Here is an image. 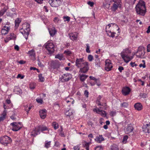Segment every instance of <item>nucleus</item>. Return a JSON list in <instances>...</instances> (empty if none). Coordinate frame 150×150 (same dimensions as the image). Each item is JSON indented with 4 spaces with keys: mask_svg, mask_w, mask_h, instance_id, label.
<instances>
[{
    "mask_svg": "<svg viewBox=\"0 0 150 150\" xmlns=\"http://www.w3.org/2000/svg\"><path fill=\"white\" fill-rule=\"evenodd\" d=\"M36 100L38 103L41 104L43 102L42 99H37Z\"/></svg>",
    "mask_w": 150,
    "mask_h": 150,
    "instance_id": "680f3d73",
    "label": "nucleus"
},
{
    "mask_svg": "<svg viewBox=\"0 0 150 150\" xmlns=\"http://www.w3.org/2000/svg\"><path fill=\"white\" fill-rule=\"evenodd\" d=\"M38 132L39 134H40V131L43 132L44 131H49V128L45 126L42 125L39 126L38 127Z\"/></svg>",
    "mask_w": 150,
    "mask_h": 150,
    "instance_id": "f3484780",
    "label": "nucleus"
},
{
    "mask_svg": "<svg viewBox=\"0 0 150 150\" xmlns=\"http://www.w3.org/2000/svg\"><path fill=\"white\" fill-rule=\"evenodd\" d=\"M21 90L19 88H18L17 87H15L13 91L16 94H18L21 91Z\"/></svg>",
    "mask_w": 150,
    "mask_h": 150,
    "instance_id": "79ce46f5",
    "label": "nucleus"
},
{
    "mask_svg": "<svg viewBox=\"0 0 150 150\" xmlns=\"http://www.w3.org/2000/svg\"><path fill=\"white\" fill-rule=\"evenodd\" d=\"M139 96L141 98H145L148 97L147 94L145 93H140Z\"/></svg>",
    "mask_w": 150,
    "mask_h": 150,
    "instance_id": "a19ab883",
    "label": "nucleus"
},
{
    "mask_svg": "<svg viewBox=\"0 0 150 150\" xmlns=\"http://www.w3.org/2000/svg\"><path fill=\"white\" fill-rule=\"evenodd\" d=\"M112 67V66L110 60L106 59L105 61V70L107 71H109L111 70Z\"/></svg>",
    "mask_w": 150,
    "mask_h": 150,
    "instance_id": "2eb2a0df",
    "label": "nucleus"
},
{
    "mask_svg": "<svg viewBox=\"0 0 150 150\" xmlns=\"http://www.w3.org/2000/svg\"><path fill=\"white\" fill-rule=\"evenodd\" d=\"M40 115L41 118L42 119H45L46 117L47 110L44 109L40 110L39 111Z\"/></svg>",
    "mask_w": 150,
    "mask_h": 150,
    "instance_id": "412c9836",
    "label": "nucleus"
},
{
    "mask_svg": "<svg viewBox=\"0 0 150 150\" xmlns=\"http://www.w3.org/2000/svg\"><path fill=\"white\" fill-rule=\"evenodd\" d=\"M89 78L91 79L94 80L95 82L96 83L97 82L98 79H96L95 77L91 76H89Z\"/></svg>",
    "mask_w": 150,
    "mask_h": 150,
    "instance_id": "864d4df0",
    "label": "nucleus"
},
{
    "mask_svg": "<svg viewBox=\"0 0 150 150\" xmlns=\"http://www.w3.org/2000/svg\"><path fill=\"white\" fill-rule=\"evenodd\" d=\"M50 65L52 69H58L59 68L60 63L57 60L52 61L50 62Z\"/></svg>",
    "mask_w": 150,
    "mask_h": 150,
    "instance_id": "ddd939ff",
    "label": "nucleus"
},
{
    "mask_svg": "<svg viewBox=\"0 0 150 150\" xmlns=\"http://www.w3.org/2000/svg\"><path fill=\"white\" fill-rule=\"evenodd\" d=\"M113 1L115 3L113 4V6L111 8L112 11H115L118 7L120 8L121 7V2L120 0H113Z\"/></svg>",
    "mask_w": 150,
    "mask_h": 150,
    "instance_id": "9d476101",
    "label": "nucleus"
},
{
    "mask_svg": "<svg viewBox=\"0 0 150 150\" xmlns=\"http://www.w3.org/2000/svg\"><path fill=\"white\" fill-rule=\"evenodd\" d=\"M130 64L132 67H133L134 66L136 67L137 65V64H136L135 62H130Z\"/></svg>",
    "mask_w": 150,
    "mask_h": 150,
    "instance_id": "0e129e2a",
    "label": "nucleus"
},
{
    "mask_svg": "<svg viewBox=\"0 0 150 150\" xmlns=\"http://www.w3.org/2000/svg\"><path fill=\"white\" fill-rule=\"evenodd\" d=\"M99 98V99H100L101 97L100 96H99L98 97V98ZM100 100L98 99L96 100V103L98 106H101L99 108H94L93 109V111L94 112H96L97 113L100 115L101 116L104 117H105L106 116V112L104 110H102L101 109H104L105 108V107L106 106V103H101L100 101L99 100Z\"/></svg>",
    "mask_w": 150,
    "mask_h": 150,
    "instance_id": "f257e3e1",
    "label": "nucleus"
},
{
    "mask_svg": "<svg viewBox=\"0 0 150 150\" xmlns=\"http://www.w3.org/2000/svg\"><path fill=\"white\" fill-rule=\"evenodd\" d=\"M147 50L148 52H150V44H149L147 45Z\"/></svg>",
    "mask_w": 150,
    "mask_h": 150,
    "instance_id": "774afa93",
    "label": "nucleus"
},
{
    "mask_svg": "<svg viewBox=\"0 0 150 150\" xmlns=\"http://www.w3.org/2000/svg\"><path fill=\"white\" fill-rule=\"evenodd\" d=\"M86 52H87V53H89L91 51L89 50L90 47L89 46V45L88 44H86Z\"/></svg>",
    "mask_w": 150,
    "mask_h": 150,
    "instance_id": "8fccbe9b",
    "label": "nucleus"
},
{
    "mask_svg": "<svg viewBox=\"0 0 150 150\" xmlns=\"http://www.w3.org/2000/svg\"><path fill=\"white\" fill-rule=\"evenodd\" d=\"M38 64L39 65V66L41 67H43V65L41 63V62L40 61L39 59H38Z\"/></svg>",
    "mask_w": 150,
    "mask_h": 150,
    "instance_id": "e2e57ef3",
    "label": "nucleus"
},
{
    "mask_svg": "<svg viewBox=\"0 0 150 150\" xmlns=\"http://www.w3.org/2000/svg\"><path fill=\"white\" fill-rule=\"evenodd\" d=\"M88 62L84 61L83 58L76 59V66L78 68H81Z\"/></svg>",
    "mask_w": 150,
    "mask_h": 150,
    "instance_id": "1a4fd4ad",
    "label": "nucleus"
},
{
    "mask_svg": "<svg viewBox=\"0 0 150 150\" xmlns=\"http://www.w3.org/2000/svg\"><path fill=\"white\" fill-rule=\"evenodd\" d=\"M62 0H49V2L51 6L56 7L62 4Z\"/></svg>",
    "mask_w": 150,
    "mask_h": 150,
    "instance_id": "9b49d317",
    "label": "nucleus"
},
{
    "mask_svg": "<svg viewBox=\"0 0 150 150\" xmlns=\"http://www.w3.org/2000/svg\"><path fill=\"white\" fill-rule=\"evenodd\" d=\"M51 141H46L45 144V147L46 148H48L50 146Z\"/></svg>",
    "mask_w": 150,
    "mask_h": 150,
    "instance_id": "58836bf2",
    "label": "nucleus"
},
{
    "mask_svg": "<svg viewBox=\"0 0 150 150\" xmlns=\"http://www.w3.org/2000/svg\"><path fill=\"white\" fill-rule=\"evenodd\" d=\"M38 77L40 81L42 82L44 81L45 79L44 77L42 76V74H39Z\"/></svg>",
    "mask_w": 150,
    "mask_h": 150,
    "instance_id": "c03bdc74",
    "label": "nucleus"
},
{
    "mask_svg": "<svg viewBox=\"0 0 150 150\" xmlns=\"http://www.w3.org/2000/svg\"><path fill=\"white\" fill-rule=\"evenodd\" d=\"M80 80L82 81H84L85 79L88 77V76L84 74H79Z\"/></svg>",
    "mask_w": 150,
    "mask_h": 150,
    "instance_id": "473e14b6",
    "label": "nucleus"
},
{
    "mask_svg": "<svg viewBox=\"0 0 150 150\" xmlns=\"http://www.w3.org/2000/svg\"><path fill=\"white\" fill-rule=\"evenodd\" d=\"M11 125L12 126V130L14 131H17L21 128L20 123H17L14 122L11 124Z\"/></svg>",
    "mask_w": 150,
    "mask_h": 150,
    "instance_id": "4468645a",
    "label": "nucleus"
},
{
    "mask_svg": "<svg viewBox=\"0 0 150 150\" xmlns=\"http://www.w3.org/2000/svg\"><path fill=\"white\" fill-rule=\"evenodd\" d=\"M6 110H4L2 115L0 117V122L3 121L6 115Z\"/></svg>",
    "mask_w": 150,
    "mask_h": 150,
    "instance_id": "c85d7f7f",
    "label": "nucleus"
},
{
    "mask_svg": "<svg viewBox=\"0 0 150 150\" xmlns=\"http://www.w3.org/2000/svg\"><path fill=\"white\" fill-rule=\"evenodd\" d=\"M74 113V111L72 110L69 109L67 111L65 112V115L67 116H69L72 115Z\"/></svg>",
    "mask_w": 150,
    "mask_h": 150,
    "instance_id": "2f4dec72",
    "label": "nucleus"
},
{
    "mask_svg": "<svg viewBox=\"0 0 150 150\" xmlns=\"http://www.w3.org/2000/svg\"><path fill=\"white\" fill-rule=\"evenodd\" d=\"M145 48L143 46L139 47L136 52V56L139 58H144L145 54Z\"/></svg>",
    "mask_w": 150,
    "mask_h": 150,
    "instance_id": "39448f33",
    "label": "nucleus"
},
{
    "mask_svg": "<svg viewBox=\"0 0 150 150\" xmlns=\"http://www.w3.org/2000/svg\"><path fill=\"white\" fill-rule=\"evenodd\" d=\"M143 131L145 133H149L150 132V124L144 125L143 127Z\"/></svg>",
    "mask_w": 150,
    "mask_h": 150,
    "instance_id": "4be33fe9",
    "label": "nucleus"
},
{
    "mask_svg": "<svg viewBox=\"0 0 150 150\" xmlns=\"http://www.w3.org/2000/svg\"><path fill=\"white\" fill-rule=\"evenodd\" d=\"M88 63L86 64L83 66L82 67L80 68L79 72L82 73H86L89 70V67H88Z\"/></svg>",
    "mask_w": 150,
    "mask_h": 150,
    "instance_id": "6ab92c4d",
    "label": "nucleus"
},
{
    "mask_svg": "<svg viewBox=\"0 0 150 150\" xmlns=\"http://www.w3.org/2000/svg\"><path fill=\"white\" fill-rule=\"evenodd\" d=\"M111 150H119L118 146L115 144H113L111 146Z\"/></svg>",
    "mask_w": 150,
    "mask_h": 150,
    "instance_id": "4c0bfd02",
    "label": "nucleus"
},
{
    "mask_svg": "<svg viewBox=\"0 0 150 150\" xmlns=\"http://www.w3.org/2000/svg\"><path fill=\"white\" fill-rule=\"evenodd\" d=\"M134 107L135 109L139 111L142 109L143 106L141 103H137L134 104Z\"/></svg>",
    "mask_w": 150,
    "mask_h": 150,
    "instance_id": "b1692460",
    "label": "nucleus"
},
{
    "mask_svg": "<svg viewBox=\"0 0 150 150\" xmlns=\"http://www.w3.org/2000/svg\"><path fill=\"white\" fill-rule=\"evenodd\" d=\"M10 28L6 26H4L1 30V33L3 35L7 34Z\"/></svg>",
    "mask_w": 150,
    "mask_h": 150,
    "instance_id": "aec40b11",
    "label": "nucleus"
},
{
    "mask_svg": "<svg viewBox=\"0 0 150 150\" xmlns=\"http://www.w3.org/2000/svg\"><path fill=\"white\" fill-rule=\"evenodd\" d=\"M11 141L12 140L10 137L7 136H2L0 138V143L5 146H6L8 144L10 143Z\"/></svg>",
    "mask_w": 150,
    "mask_h": 150,
    "instance_id": "423d86ee",
    "label": "nucleus"
},
{
    "mask_svg": "<svg viewBox=\"0 0 150 150\" xmlns=\"http://www.w3.org/2000/svg\"><path fill=\"white\" fill-rule=\"evenodd\" d=\"M87 4L91 7H93L94 4L93 2L89 1L87 2Z\"/></svg>",
    "mask_w": 150,
    "mask_h": 150,
    "instance_id": "4d7b16f0",
    "label": "nucleus"
},
{
    "mask_svg": "<svg viewBox=\"0 0 150 150\" xmlns=\"http://www.w3.org/2000/svg\"><path fill=\"white\" fill-rule=\"evenodd\" d=\"M128 138V136L127 135L125 136L122 139V142L123 143L125 144L126 143L127 140Z\"/></svg>",
    "mask_w": 150,
    "mask_h": 150,
    "instance_id": "49530a36",
    "label": "nucleus"
},
{
    "mask_svg": "<svg viewBox=\"0 0 150 150\" xmlns=\"http://www.w3.org/2000/svg\"><path fill=\"white\" fill-rule=\"evenodd\" d=\"M131 52L130 50L126 49H124L120 54L122 58L123 59L125 62L127 63L131 60L133 58V56H130L129 55Z\"/></svg>",
    "mask_w": 150,
    "mask_h": 150,
    "instance_id": "7ed1b4c3",
    "label": "nucleus"
},
{
    "mask_svg": "<svg viewBox=\"0 0 150 150\" xmlns=\"http://www.w3.org/2000/svg\"><path fill=\"white\" fill-rule=\"evenodd\" d=\"M28 54L30 56L33 58H34V59H35V52L34 50L33 49L28 51Z\"/></svg>",
    "mask_w": 150,
    "mask_h": 150,
    "instance_id": "cd10ccee",
    "label": "nucleus"
},
{
    "mask_svg": "<svg viewBox=\"0 0 150 150\" xmlns=\"http://www.w3.org/2000/svg\"><path fill=\"white\" fill-rule=\"evenodd\" d=\"M35 84L34 83H32L30 84L29 87L31 89H33L35 88Z\"/></svg>",
    "mask_w": 150,
    "mask_h": 150,
    "instance_id": "a18cd8bd",
    "label": "nucleus"
},
{
    "mask_svg": "<svg viewBox=\"0 0 150 150\" xmlns=\"http://www.w3.org/2000/svg\"><path fill=\"white\" fill-rule=\"evenodd\" d=\"M63 19L65 22L67 21L69 22L70 20V17L67 16H63Z\"/></svg>",
    "mask_w": 150,
    "mask_h": 150,
    "instance_id": "de8ad7c7",
    "label": "nucleus"
},
{
    "mask_svg": "<svg viewBox=\"0 0 150 150\" xmlns=\"http://www.w3.org/2000/svg\"><path fill=\"white\" fill-rule=\"evenodd\" d=\"M38 133V129L35 128L31 133V135L33 137H35L37 135Z\"/></svg>",
    "mask_w": 150,
    "mask_h": 150,
    "instance_id": "c756f323",
    "label": "nucleus"
},
{
    "mask_svg": "<svg viewBox=\"0 0 150 150\" xmlns=\"http://www.w3.org/2000/svg\"><path fill=\"white\" fill-rule=\"evenodd\" d=\"M103 149L101 146H98L96 147L95 150H102Z\"/></svg>",
    "mask_w": 150,
    "mask_h": 150,
    "instance_id": "6e6d98bb",
    "label": "nucleus"
},
{
    "mask_svg": "<svg viewBox=\"0 0 150 150\" xmlns=\"http://www.w3.org/2000/svg\"><path fill=\"white\" fill-rule=\"evenodd\" d=\"M89 93L87 90H85L84 92V95L86 97L88 98V97Z\"/></svg>",
    "mask_w": 150,
    "mask_h": 150,
    "instance_id": "bf43d9fd",
    "label": "nucleus"
},
{
    "mask_svg": "<svg viewBox=\"0 0 150 150\" xmlns=\"http://www.w3.org/2000/svg\"><path fill=\"white\" fill-rule=\"evenodd\" d=\"M24 77V76H22L21 74H19L17 76V78H21V79H23Z\"/></svg>",
    "mask_w": 150,
    "mask_h": 150,
    "instance_id": "052dcab7",
    "label": "nucleus"
},
{
    "mask_svg": "<svg viewBox=\"0 0 150 150\" xmlns=\"http://www.w3.org/2000/svg\"><path fill=\"white\" fill-rule=\"evenodd\" d=\"M4 64L3 62H0V69H3L4 67Z\"/></svg>",
    "mask_w": 150,
    "mask_h": 150,
    "instance_id": "603ef678",
    "label": "nucleus"
},
{
    "mask_svg": "<svg viewBox=\"0 0 150 150\" xmlns=\"http://www.w3.org/2000/svg\"><path fill=\"white\" fill-rule=\"evenodd\" d=\"M121 106L124 108H127L128 106V104L126 102H124L121 104Z\"/></svg>",
    "mask_w": 150,
    "mask_h": 150,
    "instance_id": "09e8293b",
    "label": "nucleus"
},
{
    "mask_svg": "<svg viewBox=\"0 0 150 150\" xmlns=\"http://www.w3.org/2000/svg\"><path fill=\"white\" fill-rule=\"evenodd\" d=\"M90 141L91 142L92 139H90ZM91 143V142H87L86 141H83L82 142V144L83 146L84 147L86 150H89V145Z\"/></svg>",
    "mask_w": 150,
    "mask_h": 150,
    "instance_id": "5701e85b",
    "label": "nucleus"
},
{
    "mask_svg": "<svg viewBox=\"0 0 150 150\" xmlns=\"http://www.w3.org/2000/svg\"><path fill=\"white\" fill-rule=\"evenodd\" d=\"M95 65L96 67H100V62L99 59H95Z\"/></svg>",
    "mask_w": 150,
    "mask_h": 150,
    "instance_id": "37998d69",
    "label": "nucleus"
},
{
    "mask_svg": "<svg viewBox=\"0 0 150 150\" xmlns=\"http://www.w3.org/2000/svg\"><path fill=\"white\" fill-rule=\"evenodd\" d=\"M52 126L55 129H57L59 128V125L58 123L56 122H54L52 123Z\"/></svg>",
    "mask_w": 150,
    "mask_h": 150,
    "instance_id": "ea45409f",
    "label": "nucleus"
},
{
    "mask_svg": "<svg viewBox=\"0 0 150 150\" xmlns=\"http://www.w3.org/2000/svg\"><path fill=\"white\" fill-rule=\"evenodd\" d=\"M59 21V19L57 17H55L54 18V21L55 23H58Z\"/></svg>",
    "mask_w": 150,
    "mask_h": 150,
    "instance_id": "69168bd1",
    "label": "nucleus"
},
{
    "mask_svg": "<svg viewBox=\"0 0 150 150\" xmlns=\"http://www.w3.org/2000/svg\"><path fill=\"white\" fill-rule=\"evenodd\" d=\"M16 38V35L13 33H11L9 36H8L7 39L8 40H11L14 39Z\"/></svg>",
    "mask_w": 150,
    "mask_h": 150,
    "instance_id": "f704fd0d",
    "label": "nucleus"
},
{
    "mask_svg": "<svg viewBox=\"0 0 150 150\" xmlns=\"http://www.w3.org/2000/svg\"><path fill=\"white\" fill-rule=\"evenodd\" d=\"M93 56L92 55H89L88 56V59L89 61H91L93 59Z\"/></svg>",
    "mask_w": 150,
    "mask_h": 150,
    "instance_id": "13d9d810",
    "label": "nucleus"
},
{
    "mask_svg": "<svg viewBox=\"0 0 150 150\" xmlns=\"http://www.w3.org/2000/svg\"><path fill=\"white\" fill-rule=\"evenodd\" d=\"M135 9L137 13L142 16H144L146 12L145 2L142 0L139 1L136 5Z\"/></svg>",
    "mask_w": 150,
    "mask_h": 150,
    "instance_id": "f03ea898",
    "label": "nucleus"
},
{
    "mask_svg": "<svg viewBox=\"0 0 150 150\" xmlns=\"http://www.w3.org/2000/svg\"><path fill=\"white\" fill-rule=\"evenodd\" d=\"M25 25H26V28L23 30L22 28L21 29V30H23V31H21L20 32L24 35L25 38L27 40L28 38V37L29 34L30 30V25L28 23L25 24Z\"/></svg>",
    "mask_w": 150,
    "mask_h": 150,
    "instance_id": "0eeeda50",
    "label": "nucleus"
},
{
    "mask_svg": "<svg viewBox=\"0 0 150 150\" xmlns=\"http://www.w3.org/2000/svg\"><path fill=\"white\" fill-rule=\"evenodd\" d=\"M72 78V75L70 74H64L60 78V81L62 82H65L68 81Z\"/></svg>",
    "mask_w": 150,
    "mask_h": 150,
    "instance_id": "f8f14e48",
    "label": "nucleus"
},
{
    "mask_svg": "<svg viewBox=\"0 0 150 150\" xmlns=\"http://www.w3.org/2000/svg\"><path fill=\"white\" fill-rule=\"evenodd\" d=\"M45 48L50 53H53L54 51V46L53 44L50 41H48L44 45Z\"/></svg>",
    "mask_w": 150,
    "mask_h": 150,
    "instance_id": "6e6552de",
    "label": "nucleus"
},
{
    "mask_svg": "<svg viewBox=\"0 0 150 150\" xmlns=\"http://www.w3.org/2000/svg\"><path fill=\"white\" fill-rule=\"evenodd\" d=\"M65 101L68 106H70L71 104H73L74 102V100L69 97H67L65 100Z\"/></svg>",
    "mask_w": 150,
    "mask_h": 150,
    "instance_id": "a211bd4d",
    "label": "nucleus"
},
{
    "mask_svg": "<svg viewBox=\"0 0 150 150\" xmlns=\"http://www.w3.org/2000/svg\"><path fill=\"white\" fill-rule=\"evenodd\" d=\"M111 25H112V26H113V28H117V30H119V28H118L117 25L115 24H109L106 26V31L108 35L109 36L113 38L115 37V33L114 32H112L111 31L109 30L110 27H111L112 28V27H111Z\"/></svg>",
    "mask_w": 150,
    "mask_h": 150,
    "instance_id": "20e7f679",
    "label": "nucleus"
},
{
    "mask_svg": "<svg viewBox=\"0 0 150 150\" xmlns=\"http://www.w3.org/2000/svg\"><path fill=\"white\" fill-rule=\"evenodd\" d=\"M133 128L132 126L129 125H128L126 129V132L127 133H129L131 132L133 130Z\"/></svg>",
    "mask_w": 150,
    "mask_h": 150,
    "instance_id": "7c9ffc66",
    "label": "nucleus"
},
{
    "mask_svg": "<svg viewBox=\"0 0 150 150\" xmlns=\"http://www.w3.org/2000/svg\"><path fill=\"white\" fill-rule=\"evenodd\" d=\"M70 39L72 40H76L77 38L78 34L76 33H71L69 35Z\"/></svg>",
    "mask_w": 150,
    "mask_h": 150,
    "instance_id": "bb28decb",
    "label": "nucleus"
},
{
    "mask_svg": "<svg viewBox=\"0 0 150 150\" xmlns=\"http://www.w3.org/2000/svg\"><path fill=\"white\" fill-rule=\"evenodd\" d=\"M142 62L144 63V64H140L139 65V67H142L143 68H144L146 67L145 64V62L144 60H142Z\"/></svg>",
    "mask_w": 150,
    "mask_h": 150,
    "instance_id": "3c124183",
    "label": "nucleus"
},
{
    "mask_svg": "<svg viewBox=\"0 0 150 150\" xmlns=\"http://www.w3.org/2000/svg\"><path fill=\"white\" fill-rule=\"evenodd\" d=\"M131 90L128 87H125L123 88L122 92L123 95L126 96L128 95Z\"/></svg>",
    "mask_w": 150,
    "mask_h": 150,
    "instance_id": "dca6fc26",
    "label": "nucleus"
},
{
    "mask_svg": "<svg viewBox=\"0 0 150 150\" xmlns=\"http://www.w3.org/2000/svg\"><path fill=\"white\" fill-rule=\"evenodd\" d=\"M21 21V20L19 18H17L15 21V26L18 27L19 25V24Z\"/></svg>",
    "mask_w": 150,
    "mask_h": 150,
    "instance_id": "e433bc0d",
    "label": "nucleus"
},
{
    "mask_svg": "<svg viewBox=\"0 0 150 150\" xmlns=\"http://www.w3.org/2000/svg\"><path fill=\"white\" fill-rule=\"evenodd\" d=\"M7 9V7L5 6L0 11V17L2 16L4 14L6 11Z\"/></svg>",
    "mask_w": 150,
    "mask_h": 150,
    "instance_id": "c9c22d12",
    "label": "nucleus"
},
{
    "mask_svg": "<svg viewBox=\"0 0 150 150\" xmlns=\"http://www.w3.org/2000/svg\"><path fill=\"white\" fill-rule=\"evenodd\" d=\"M48 30L51 36H53L57 32V31L54 28H53L50 29H49Z\"/></svg>",
    "mask_w": 150,
    "mask_h": 150,
    "instance_id": "a878e982",
    "label": "nucleus"
},
{
    "mask_svg": "<svg viewBox=\"0 0 150 150\" xmlns=\"http://www.w3.org/2000/svg\"><path fill=\"white\" fill-rule=\"evenodd\" d=\"M104 140V139L102 135H99L98 136H97L95 139L96 142L98 143H101L102 141Z\"/></svg>",
    "mask_w": 150,
    "mask_h": 150,
    "instance_id": "393cba45",
    "label": "nucleus"
},
{
    "mask_svg": "<svg viewBox=\"0 0 150 150\" xmlns=\"http://www.w3.org/2000/svg\"><path fill=\"white\" fill-rule=\"evenodd\" d=\"M74 150H79V146H76L74 147Z\"/></svg>",
    "mask_w": 150,
    "mask_h": 150,
    "instance_id": "338daca9",
    "label": "nucleus"
},
{
    "mask_svg": "<svg viewBox=\"0 0 150 150\" xmlns=\"http://www.w3.org/2000/svg\"><path fill=\"white\" fill-rule=\"evenodd\" d=\"M64 53L67 55H69L71 54V52L69 50H65L64 51Z\"/></svg>",
    "mask_w": 150,
    "mask_h": 150,
    "instance_id": "5fc2aeb1",
    "label": "nucleus"
},
{
    "mask_svg": "<svg viewBox=\"0 0 150 150\" xmlns=\"http://www.w3.org/2000/svg\"><path fill=\"white\" fill-rule=\"evenodd\" d=\"M56 58H57L60 60H64L65 59V58L63 56L62 54H59L55 56Z\"/></svg>",
    "mask_w": 150,
    "mask_h": 150,
    "instance_id": "72a5a7b5",
    "label": "nucleus"
}]
</instances>
